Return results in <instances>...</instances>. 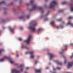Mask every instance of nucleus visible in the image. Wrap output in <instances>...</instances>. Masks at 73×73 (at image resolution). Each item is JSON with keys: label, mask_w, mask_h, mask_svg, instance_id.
Here are the masks:
<instances>
[{"label": "nucleus", "mask_w": 73, "mask_h": 73, "mask_svg": "<svg viewBox=\"0 0 73 73\" xmlns=\"http://www.w3.org/2000/svg\"><path fill=\"white\" fill-rule=\"evenodd\" d=\"M35 9H40L41 11V12L43 13L44 12V11L43 10V9L41 7H37L36 5H35L33 6V10H35Z\"/></svg>", "instance_id": "obj_1"}, {"label": "nucleus", "mask_w": 73, "mask_h": 73, "mask_svg": "<svg viewBox=\"0 0 73 73\" xmlns=\"http://www.w3.org/2000/svg\"><path fill=\"white\" fill-rule=\"evenodd\" d=\"M36 24H35L32 26H30L29 27V29H31L32 31V32H35V31H36V29H35V27L36 26Z\"/></svg>", "instance_id": "obj_2"}, {"label": "nucleus", "mask_w": 73, "mask_h": 73, "mask_svg": "<svg viewBox=\"0 0 73 73\" xmlns=\"http://www.w3.org/2000/svg\"><path fill=\"white\" fill-rule=\"evenodd\" d=\"M57 4V2L55 1H52L50 4V8H53Z\"/></svg>", "instance_id": "obj_3"}, {"label": "nucleus", "mask_w": 73, "mask_h": 73, "mask_svg": "<svg viewBox=\"0 0 73 73\" xmlns=\"http://www.w3.org/2000/svg\"><path fill=\"white\" fill-rule=\"evenodd\" d=\"M31 38V36H29L28 38V39L27 40H25V41L26 42L27 44H29V41H30Z\"/></svg>", "instance_id": "obj_4"}, {"label": "nucleus", "mask_w": 73, "mask_h": 73, "mask_svg": "<svg viewBox=\"0 0 73 73\" xmlns=\"http://www.w3.org/2000/svg\"><path fill=\"white\" fill-rule=\"evenodd\" d=\"M30 54H31V56L30 58H33L35 57V56H34V52L33 51L31 52H30Z\"/></svg>", "instance_id": "obj_5"}, {"label": "nucleus", "mask_w": 73, "mask_h": 73, "mask_svg": "<svg viewBox=\"0 0 73 73\" xmlns=\"http://www.w3.org/2000/svg\"><path fill=\"white\" fill-rule=\"evenodd\" d=\"M5 59H9V58L7 56H5L2 59H0V61H3Z\"/></svg>", "instance_id": "obj_6"}, {"label": "nucleus", "mask_w": 73, "mask_h": 73, "mask_svg": "<svg viewBox=\"0 0 73 73\" xmlns=\"http://www.w3.org/2000/svg\"><path fill=\"white\" fill-rule=\"evenodd\" d=\"M20 73L19 71H17L16 69H14L12 70L11 73Z\"/></svg>", "instance_id": "obj_7"}, {"label": "nucleus", "mask_w": 73, "mask_h": 73, "mask_svg": "<svg viewBox=\"0 0 73 73\" xmlns=\"http://www.w3.org/2000/svg\"><path fill=\"white\" fill-rule=\"evenodd\" d=\"M48 54L50 56V60H51L52 58H53V57H54V55L52 54H51L50 53H48Z\"/></svg>", "instance_id": "obj_8"}, {"label": "nucleus", "mask_w": 73, "mask_h": 73, "mask_svg": "<svg viewBox=\"0 0 73 73\" xmlns=\"http://www.w3.org/2000/svg\"><path fill=\"white\" fill-rule=\"evenodd\" d=\"M70 25L72 27H73V24H72V23H71V22L70 21L68 22V23L67 24V25Z\"/></svg>", "instance_id": "obj_9"}, {"label": "nucleus", "mask_w": 73, "mask_h": 73, "mask_svg": "<svg viewBox=\"0 0 73 73\" xmlns=\"http://www.w3.org/2000/svg\"><path fill=\"white\" fill-rule=\"evenodd\" d=\"M35 72L36 73H41V69L35 70Z\"/></svg>", "instance_id": "obj_10"}, {"label": "nucleus", "mask_w": 73, "mask_h": 73, "mask_svg": "<svg viewBox=\"0 0 73 73\" xmlns=\"http://www.w3.org/2000/svg\"><path fill=\"white\" fill-rule=\"evenodd\" d=\"M55 62L57 63V64H59V65H62V63L61 62H59L58 60H56L55 61Z\"/></svg>", "instance_id": "obj_11"}, {"label": "nucleus", "mask_w": 73, "mask_h": 73, "mask_svg": "<svg viewBox=\"0 0 73 73\" xmlns=\"http://www.w3.org/2000/svg\"><path fill=\"white\" fill-rule=\"evenodd\" d=\"M22 48H26L27 49H28V48L27 47L25 46H22Z\"/></svg>", "instance_id": "obj_12"}, {"label": "nucleus", "mask_w": 73, "mask_h": 73, "mask_svg": "<svg viewBox=\"0 0 73 73\" xmlns=\"http://www.w3.org/2000/svg\"><path fill=\"white\" fill-rule=\"evenodd\" d=\"M50 24L52 25H54V21H52L51 22Z\"/></svg>", "instance_id": "obj_13"}, {"label": "nucleus", "mask_w": 73, "mask_h": 73, "mask_svg": "<svg viewBox=\"0 0 73 73\" xmlns=\"http://www.w3.org/2000/svg\"><path fill=\"white\" fill-rule=\"evenodd\" d=\"M71 11H73V5H71Z\"/></svg>", "instance_id": "obj_14"}, {"label": "nucleus", "mask_w": 73, "mask_h": 73, "mask_svg": "<svg viewBox=\"0 0 73 73\" xmlns=\"http://www.w3.org/2000/svg\"><path fill=\"white\" fill-rule=\"evenodd\" d=\"M9 29L10 31H11V32H13V29H11V27H9Z\"/></svg>", "instance_id": "obj_15"}, {"label": "nucleus", "mask_w": 73, "mask_h": 73, "mask_svg": "<svg viewBox=\"0 0 73 73\" xmlns=\"http://www.w3.org/2000/svg\"><path fill=\"white\" fill-rule=\"evenodd\" d=\"M34 2V1L33 0H31L30 1L31 4H33Z\"/></svg>", "instance_id": "obj_16"}, {"label": "nucleus", "mask_w": 73, "mask_h": 73, "mask_svg": "<svg viewBox=\"0 0 73 73\" xmlns=\"http://www.w3.org/2000/svg\"><path fill=\"white\" fill-rule=\"evenodd\" d=\"M10 61L11 62V64H13L14 62L13 61H12V60H10Z\"/></svg>", "instance_id": "obj_17"}, {"label": "nucleus", "mask_w": 73, "mask_h": 73, "mask_svg": "<svg viewBox=\"0 0 73 73\" xmlns=\"http://www.w3.org/2000/svg\"><path fill=\"white\" fill-rule=\"evenodd\" d=\"M4 50L3 49H2L0 50V54L2 52H3Z\"/></svg>", "instance_id": "obj_18"}, {"label": "nucleus", "mask_w": 73, "mask_h": 73, "mask_svg": "<svg viewBox=\"0 0 73 73\" xmlns=\"http://www.w3.org/2000/svg\"><path fill=\"white\" fill-rule=\"evenodd\" d=\"M73 18V17H69V19H72Z\"/></svg>", "instance_id": "obj_19"}, {"label": "nucleus", "mask_w": 73, "mask_h": 73, "mask_svg": "<svg viewBox=\"0 0 73 73\" xmlns=\"http://www.w3.org/2000/svg\"><path fill=\"white\" fill-rule=\"evenodd\" d=\"M23 66H24V65H23V64H21L20 66V67L21 68H23Z\"/></svg>", "instance_id": "obj_20"}, {"label": "nucleus", "mask_w": 73, "mask_h": 73, "mask_svg": "<svg viewBox=\"0 0 73 73\" xmlns=\"http://www.w3.org/2000/svg\"><path fill=\"white\" fill-rule=\"evenodd\" d=\"M4 3H5V2L4 1H2L0 3V4H4Z\"/></svg>", "instance_id": "obj_21"}, {"label": "nucleus", "mask_w": 73, "mask_h": 73, "mask_svg": "<svg viewBox=\"0 0 73 73\" xmlns=\"http://www.w3.org/2000/svg\"><path fill=\"white\" fill-rule=\"evenodd\" d=\"M38 31H41V28H40L38 30Z\"/></svg>", "instance_id": "obj_22"}, {"label": "nucleus", "mask_w": 73, "mask_h": 73, "mask_svg": "<svg viewBox=\"0 0 73 73\" xmlns=\"http://www.w3.org/2000/svg\"><path fill=\"white\" fill-rule=\"evenodd\" d=\"M62 52H60L59 53H60V54H62V53H63V52H64V50H62Z\"/></svg>", "instance_id": "obj_23"}, {"label": "nucleus", "mask_w": 73, "mask_h": 73, "mask_svg": "<svg viewBox=\"0 0 73 73\" xmlns=\"http://www.w3.org/2000/svg\"><path fill=\"white\" fill-rule=\"evenodd\" d=\"M66 59H65L64 60V64H66Z\"/></svg>", "instance_id": "obj_24"}, {"label": "nucleus", "mask_w": 73, "mask_h": 73, "mask_svg": "<svg viewBox=\"0 0 73 73\" xmlns=\"http://www.w3.org/2000/svg\"><path fill=\"white\" fill-rule=\"evenodd\" d=\"M60 27H61L59 26H57L56 28H57V29H59V28H60Z\"/></svg>", "instance_id": "obj_25"}, {"label": "nucleus", "mask_w": 73, "mask_h": 73, "mask_svg": "<svg viewBox=\"0 0 73 73\" xmlns=\"http://www.w3.org/2000/svg\"><path fill=\"white\" fill-rule=\"evenodd\" d=\"M62 4H66V2H63L62 3Z\"/></svg>", "instance_id": "obj_26"}, {"label": "nucleus", "mask_w": 73, "mask_h": 73, "mask_svg": "<svg viewBox=\"0 0 73 73\" xmlns=\"http://www.w3.org/2000/svg\"><path fill=\"white\" fill-rule=\"evenodd\" d=\"M19 39L20 41H21V40H22V39L21 38H19Z\"/></svg>", "instance_id": "obj_27"}, {"label": "nucleus", "mask_w": 73, "mask_h": 73, "mask_svg": "<svg viewBox=\"0 0 73 73\" xmlns=\"http://www.w3.org/2000/svg\"><path fill=\"white\" fill-rule=\"evenodd\" d=\"M57 69H58V70H60L61 69V68H60L59 67H57Z\"/></svg>", "instance_id": "obj_28"}, {"label": "nucleus", "mask_w": 73, "mask_h": 73, "mask_svg": "<svg viewBox=\"0 0 73 73\" xmlns=\"http://www.w3.org/2000/svg\"><path fill=\"white\" fill-rule=\"evenodd\" d=\"M72 57H73V53H72V56H71L70 57V58H72Z\"/></svg>", "instance_id": "obj_29"}, {"label": "nucleus", "mask_w": 73, "mask_h": 73, "mask_svg": "<svg viewBox=\"0 0 73 73\" xmlns=\"http://www.w3.org/2000/svg\"><path fill=\"white\" fill-rule=\"evenodd\" d=\"M61 19H60L57 20V21H61Z\"/></svg>", "instance_id": "obj_30"}, {"label": "nucleus", "mask_w": 73, "mask_h": 73, "mask_svg": "<svg viewBox=\"0 0 73 73\" xmlns=\"http://www.w3.org/2000/svg\"><path fill=\"white\" fill-rule=\"evenodd\" d=\"M53 70H56V69L54 68L53 67Z\"/></svg>", "instance_id": "obj_31"}, {"label": "nucleus", "mask_w": 73, "mask_h": 73, "mask_svg": "<svg viewBox=\"0 0 73 73\" xmlns=\"http://www.w3.org/2000/svg\"><path fill=\"white\" fill-rule=\"evenodd\" d=\"M48 19H46L45 20H44V21H47V20H48Z\"/></svg>", "instance_id": "obj_32"}, {"label": "nucleus", "mask_w": 73, "mask_h": 73, "mask_svg": "<svg viewBox=\"0 0 73 73\" xmlns=\"http://www.w3.org/2000/svg\"><path fill=\"white\" fill-rule=\"evenodd\" d=\"M37 62H38V61H36L35 62V64H37Z\"/></svg>", "instance_id": "obj_33"}, {"label": "nucleus", "mask_w": 73, "mask_h": 73, "mask_svg": "<svg viewBox=\"0 0 73 73\" xmlns=\"http://www.w3.org/2000/svg\"><path fill=\"white\" fill-rule=\"evenodd\" d=\"M23 29V27H21L20 28L21 30H22V29Z\"/></svg>", "instance_id": "obj_34"}, {"label": "nucleus", "mask_w": 73, "mask_h": 73, "mask_svg": "<svg viewBox=\"0 0 73 73\" xmlns=\"http://www.w3.org/2000/svg\"><path fill=\"white\" fill-rule=\"evenodd\" d=\"M29 68V67H27L26 68V69H28Z\"/></svg>", "instance_id": "obj_35"}, {"label": "nucleus", "mask_w": 73, "mask_h": 73, "mask_svg": "<svg viewBox=\"0 0 73 73\" xmlns=\"http://www.w3.org/2000/svg\"><path fill=\"white\" fill-rule=\"evenodd\" d=\"M59 12H62V10H60V11Z\"/></svg>", "instance_id": "obj_36"}, {"label": "nucleus", "mask_w": 73, "mask_h": 73, "mask_svg": "<svg viewBox=\"0 0 73 73\" xmlns=\"http://www.w3.org/2000/svg\"><path fill=\"white\" fill-rule=\"evenodd\" d=\"M27 17L28 19H29V16H28Z\"/></svg>", "instance_id": "obj_37"}, {"label": "nucleus", "mask_w": 73, "mask_h": 73, "mask_svg": "<svg viewBox=\"0 0 73 73\" xmlns=\"http://www.w3.org/2000/svg\"><path fill=\"white\" fill-rule=\"evenodd\" d=\"M70 45H73V43H71Z\"/></svg>", "instance_id": "obj_38"}, {"label": "nucleus", "mask_w": 73, "mask_h": 73, "mask_svg": "<svg viewBox=\"0 0 73 73\" xmlns=\"http://www.w3.org/2000/svg\"><path fill=\"white\" fill-rule=\"evenodd\" d=\"M23 18V17H20V19H22Z\"/></svg>", "instance_id": "obj_39"}, {"label": "nucleus", "mask_w": 73, "mask_h": 73, "mask_svg": "<svg viewBox=\"0 0 73 73\" xmlns=\"http://www.w3.org/2000/svg\"><path fill=\"white\" fill-rule=\"evenodd\" d=\"M23 68H22L21 70V71H23Z\"/></svg>", "instance_id": "obj_40"}, {"label": "nucleus", "mask_w": 73, "mask_h": 73, "mask_svg": "<svg viewBox=\"0 0 73 73\" xmlns=\"http://www.w3.org/2000/svg\"><path fill=\"white\" fill-rule=\"evenodd\" d=\"M18 56H19V55L17 54V57H18Z\"/></svg>", "instance_id": "obj_41"}, {"label": "nucleus", "mask_w": 73, "mask_h": 73, "mask_svg": "<svg viewBox=\"0 0 73 73\" xmlns=\"http://www.w3.org/2000/svg\"><path fill=\"white\" fill-rule=\"evenodd\" d=\"M48 68H49L48 67H46V69H48Z\"/></svg>", "instance_id": "obj_42"}, {"label": "nucleus", "mask_w": 73, "mask_h": 73, "mask_svg": "<svg viewBox=\"0 0 73 73\" xmlns=\"http://www.w3.org/2000/svg\"><path fill=\"white\" fill-rule=\"evenodd\" d=\"M67 73H70V72H67Z\"/></svg>", "instance_id": "obj_43"}, {"label": "nucleus", "mask_w": 73, "mask_h": 73, "mask_svg": "<svg viewBox=\"0 0 73 73\" xmlns=\"http://www.w3.org/2000/svg\"><path fill=\"white\" fill-rule=\"evenodd\" d=\"M27 5H28L27 4Z\"/></svg>", "instance_id": "obj_44"}, {"label": "nucleus", "mask_w": 73, "mask_h": 73, "mask_svg": "<svg viewBox=\"0 0 73 73\" xmlns=\"http://www.w3.org/2000/svg\"><path fill=\"white\" fill-rule=\"evenodd\" d=\"M66 46H67V45H66Z\"/></svg>", "instance_id": "obj_45"}, {"label": "nucleus", "mask_w": 73, "mask_h": 73, "mask_svg": "<svg viewBox=\"0 0 73 73\" xmlns=\"http://www.w3.org/2000/svg\"><path fill=\"white\" fill-rule=\"evenodd\" d=\"M26 53L27 54V53H28L27 52H26Z\"/></svg>", "instance_id": "obj_46"}, {"label": "nucleus", "mask_w": 73, "mask_h": 73, "mask_svg": "<svg viewBox=\"0 0 73 73\" xmlns=\"http://www.w3.org/2000/svg\"><path fill=\"white\" fill-rule=\"evenodd\" d=\"M56 73V72H55V73Z\"/></svg>", "instance_id": "obj_47"}, {"label": "nucleus", "mask_w": 73, "mask_h": 73, "mask_svg": "<svg viewBox=\"0 0 73 73\" xmlns=\"http://www.w3.org/2000/svg\"><path fill=\"white\" fill-rule=\"evenodd\" d=\"M63 23H64L63 22Z\"/></svg>", "instance_id": "obj_48"}, {"label": "nucleus", "mask_w": 73, "mask_h": 73, "mask_svg": "<svg viewBox=\"0 0 73 73\" xmlns=\"http://www.w3.org/2000/svg\"><path fill=\"white\" fill-rule=\"evenodd\" d=\"M61 28H62V27H61Z\"/></svg>", "instance_id": "obj_49"}]
</instances>
